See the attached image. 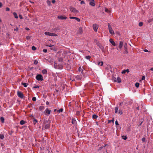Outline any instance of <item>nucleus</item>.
<instances>
[{
    "instance_id": "obj_1",
    "label": "nucleus",
    "mask_w": 153,
    "mask_h": 153,
    "mask_svg": "<svg viewBox=\"0 0 153 153\" xmlns=\"http://www.w3.org/2000/svg\"><path fill=\"white\" fill-rule=\"evenodd\" d=\"M69 9L70 10L74 13L76 14L79 12L78 10H77L75 8L72 6L70 7Z\"/></svg>"
},
{
    "instance_id": "obj_2",
    "label": "nucleus",
    "mask_w": 153,
    "mask_h": 153,
    "mask_svg": "<svg viewBox=\"0 0 153 153\" xmlns=\"http://www.w3.org/2000/svg\"><path fill=\"white\" fill-rule=\"evenodd\" d=\"M43 123L45 124V127L43 128H44V129H48L50 128V125L49 123L48 122H43Z\"/></svg>"
},
{
    "instance_id": "obj_3",
    "label": "nucleus",
    "mask_w": 153,
    "mask_h": 153,
    "mask_svg": "<svg viewBox=\"0 0 153 153\" xmlns=\"http://www.w3.org/2000/svg\"><path fill=\"white\" fill-rule=\"evenodd\" d=\"M108 25L110 33L111 34H114V32L110 24L109 23H108Z\"/></svg>"
},
{
    "instance_id": "obj_4",
    "label": "nucleus",
    "mask_w": 153,
    "mask_h": 153,
    "mask_svg": "<svg viewBox=\"0 0 153 153\" xmlns=\"http://www.w3.org/2000/svg\"><path fill=\"white\" fill-rule=\"evenodd\" d=\"M36 79L39 81H42L43 80V77L41 74H38L36 76Z\"/></svg>"
},
{
    "instance_id": "obj_5",
    "label": "nucleus",
    "mask_w": 153,
    "mask_h": 153,
    "mask_svg": "<svg viewBox=\"0 0 153 153\" xmlns=\"http://www.w3.org/2000/svg\"><path fill=\"white\" fill-rule=\"evenodd\" d=\"M113 79L114 81L116 82L120 83L121 82V79L118 76L117 78L114 77L113 78Z\"/></svg>"
},
{
    "instance_id": "obj_6",
    "label": "nucleus",
    "mask_w": 153,
    "mask_h": 153,
    "mask_svg": "<svg viewBox=\"0 0 153 153\" xmlns=\"http://www.w3.org/2000/svg\"><path fill=\"white\" fill-rule=\"evenodd\" d=\"M98 28V25L96 24H94L93 25V28L95 31L97 32V31Z\"/></svg>"
},
{
    "instance_id": "obj_7",
    "label": "nucleus",
    "mask_w": 153,
    "mask_h": 153,
    "mask_svg": "<svg viewBox=\"0 0 153 153\" xmlns=\"http://www.w3.org/2000/svg\"><path fill=\"white\" fill-rule=\"evenodd\" d=\"M82 78V74L77 75L75 76V78L78 80H81Z\"/></svg>"
},
{
    "instance_id": "obj_8",
    "label": "nucleus",
    "mask_w": 153,
    "mask_h": 153,
    "mask_svg": "<svg viewBox=\"0 0 153 153\" xmlns=\"http://www.w3.org/2000/svg\"><path fill=\"white\" fill-rule=\"evenodd\" d=\"M17 95L20 98H23L24 97V95L23 93L20 91L17 92Z\"/></svg>"
},
{
    "instance_id": "obj_9",
    "label": "nucleus",
    "mask_w": 153,
    "mask_h": 153,
    "mask_svg": "<svg viewBox=\"0 0 153 153\" xmlns=\"http://www.w3.org/2000/svg\"><path fill=\"white\" fill-rule=\"evenodd\" d=\"M89 1H90V2L89 4L90 5L93 7L95 6V3L94 0H91Z\"/></svg>"
},
{
    "instance_id": "obj_10",
    "label": "nucleus",
    "mask_w": 153,
    "mask_h": 153,
    "mask_svg": "<svg viewBox=\"0 0 153 153\" xmlns=\"http://www.w3.org/2000/svg\"><path fill=\"white\" fill-rule=\"evenodd\" d=\"M51 111V110L48 109L47 108H46L45 111V115H47V114H50Z\"/></svg>"
},
{
    "instance_id": "obj_11",
    "label": "nucleus",
    "mask_w": 153,
    "mask_h": 153,
    "mask_svg": "<svg viewBox=\"0 0 153 153\" xmlns=\"http://www.w3.org/2000/svg\"><path fill=\"white\" fill-rule=\"evenodd\" d=\"M110 42L114 46H116L117 44L115 43L111 39H109Z\"/></svg>"
},
{
    "instance_id": "obj_12",
    "label": "nucleus",
    "mask_w": 153,
    "mask_h": 153,
    "mask_svg": "<svg viewBox=\"0 0 153 153\" xmlns=\"http://www.w3.org/2000/svg\"><path fill=\"white\" fill-rule=\"evenodd\" d=\"M67 17L66 16H58V18L60 19H66Z\"/></svg>"
},
{
    "instance_id": "obj_13",
    "label": "nucleus",
    "mask_w": 153,
    "mask_h": 153,
    "mask_svg": "<svg viewBox=\"0 0 153 153\" xmlns=\"http://www.w3.org/2000/svg\"><path fill=\"white\" fill-rule=\"evenodd\" d=\"M123 45V42L122 41H120L119 43V48L120 49H121Z\"/></svg>"
},
{
    "instance_id": "obj_14",
    "label": "nucleus",
    "mask_w": 153,
    "mask_h": 153,
    "mask_svg": "<svg viewBox=\"0 0 153 153\" xmlns=\"http://www.w3.org/2000/svg\"><path fill=\"white\" fill-rule=\"evenodd\" d=\"M70 19H75L78 22H79L80 21V19L77 17H74L71 16L70 17Z\"/></svg>"
},
{
    "instance_id": "obj_15",
    "label": "nucleus",
    "mask_w": 153,
    "mask_h": 153,
    "mask_svg": "<svg viewBox=\"0 0 153 153\" xmlns=\"http://www.w3.org/2000/svg\"><path fill=\"white\" fill-rule=\"evenodd\" d=\"M82 32V29L81 27H80L79 30L78 31V33L79 34H81Z\"/></svg>"
},
{
    "instance_id": "obj_16",
    "label": "nucleus",
    "mask_w": 153,
    "mask_h": 153,
    "mask_svg": "<svg viewBox=\"0 0 153 153\" xmlns=\"http://www.w3.org/2000/svg\"><path fill=\"white\" fill-rule=\"evenodd\" d=\"M72 123L74 125L76 124V121L74 119H72Z\"/></svg>"
},
{
    "instance_id": "obj_17",
    "label": "nucleus",
    "mask_w": 153,
    "mask_h": 153,
    "mask_svg": "<svg viewBox=\"0 0 153 153\" xmlns=\"http://www.w3.org/2000/svg\"><path fill=\"white\" fill-rule=\"evenodd\" d=\"M13 14L14 17H15V18H16V19L18 18V16H17V13H16L14 12V13H13Z\"/></svg>"
},
{
    "instance_id": "obj_18",
    "label": "nucleus",
    "mask_w": 153,
    "mask_h": 153,
    "mask_svg": "<svg viewBox=\"0 0 153 153\" xmlns=\"http://www.w3.org/2000/svg\"><path fill=\"white\" fill-rule=\"evenodd\" d=\"M33 124L34 125H35L36 123L38 121L37 120H36L35 118H34L33 120Z\"/></svg>"
},
{
    "instance_id": "obj_19",
    "label": "nucleus",
    "mask_w": 153,
    "mask_h": 153,
    "mask_svg": "<svg viewBox=\"0 0 153 153\" xmlns=\"http://www.w3.org/2000/svg\"><path fill=\"white\" fill-rule=\"evenodd\" d=\"M47 71L46 69H44L42 71V73L43 74H47Z\"/></svg>"
},
{
    "instance_id": "obj_20",
    "label": "nucleus",
    "mask_w": 153,
    "mask_h": 153,
    "mask_svg": "<svg viewBox=\"0 0 153 153\" xmlns=\"http://www.w3.org/2000/svg\"><path fill=\"white\" fill-rule=\"evenodd\" d=\"M124 49H127V43H125L124 45Z\"/></svg>"
},
{
    "instance_id": "obj_21",
    "label": "nucleus",
    "mask_w": 153,
    "mask_h": 153,
    "mask_svg": "<svg viewBox=\"0 0 153 153\" xmlns=\"http://www.w3.org/2000/svg\"><path fill=\"white\" fill-rule=\"evenodd\" d=\"M98 117V116L95 114L93 115L92 116V118L93 119H96Z\"/></svg>"
},
{
    "instance_id": "obj_22",
    "label": "nucleus",
    "mask_w": 153,
    "mask_h": 153,
    "mask_svg": "<svg viewBox=\"0 0 153 153\" xmlns=\"http://www.w3.org/2000/svg\"><path fill=\"white\" fill-rule=\"evenodd\" d=\"M0 120L1 122L3 123L4 122V118L2 117H0Z\"/></svg>"
},
{
    "instance_id": "obj_23",
    "label": "nucleus",
    "mask_w": 153,
    "mask_h": 153,
    "mask_svg": "<svg viewBox=\"0 0 153 153\" xmlns=\"http://www.w3.org/2000/svg\"><path fill=\"white\" fill-rule=\"evenodd\" d=\"M78 71H79L80 72H81L82 73V72L83 71V70L81 68V67H79L78 69Z\"/></svg>"
},
{
    "instance_id": "obj_24",
    "label": "nucleus",
    "mask_w": 153,
    "mask_h": 153,
    "mask_svg": "<svg viewBox=\"0 0 153 153\" xmlns=\"http://www.w3.org/2000/svg\"><path fill=\"white\" fill-rule=\"evenodd\" d=\"M4 138V136L3 134H0V138L2 140Z\"/></svg>"
},
{
    "instance_id": "obj_25",
    "label": "nucleus",
    "mask_w": 153,
    "mask_h": 153,
    "mask_svg": "<svg viewBox=\"0 0 153 153\" xmlns=\"http://www.w3.org/2000/svg\"><path fill=\"white\" fill-rule=\"evenodd\" d=\"M45 34L47 35L51 36V33L48 32H46L45 33Z\"/></svg>"
},
{
    "instance_id": "obj_26",
    "label": "nucleus",
    "mask_w": 153,
    "mask_h": 153,
    "mask_svg": "<svg viewBox=\"0 0 153 153\" xmlns=\"http://www.w3.org/2000/svg\"><path fill=\"white\" fill-rule=\"evenodd\" d=\"M25 123V121L22 120L20 121V123L21 125H23Z\"/></svg>"
},
{
    "instance_id": "obj_27",
    "label": "nucleus",
    "mask_w": 153,
    "mask_h": 153,
    "mask_svg": "<svg viewBox=\"0 0 153 153\" xmlns=\"http://www.w3.org/2000/svg\"><path fill=\"white\" fill-rule=\"evenodd\" d=\"M98 65L100 66H102L103 65V62H99L98 63Z\"/></svg>"
},
{
    "instance_id": "obj_28",
    "label": "nucleus",
    "mask_w": 153,
    "mask_h": 153,
    "mask_svg": "<svg viewBox=\"0 0 153 153\" xmlns=\"http://www.w3.org/2000/svg\"><path fill=\"white\" fill-rule=\"evenodd\" d=\"M44 107L43 106H41L39 107V109L40 110H42L44 109Z\"/></svg>"
},
{
    "instance_id": "obj_29",
    "label": "nucleus",
    "mask_w": 153,
    "mask_h": 153,
    "mask_svg": "<svg viewBox=\"0 0 153 153\" xmlns=\"http://www.w3.org/2000/svg\"><path fill=\"white\" fill-rule=\"evenodd\" d=\"M22 84L25 87H26L27 86V83H22Z\"/></svg>"
},
{
    "instance_id": "obj_30",
    "label": "nucleus",
    "mask_w": 153,
    "mask_h": 153,
    "mask_svg": "<svg viewBox=\"0 0 153 153\" xmlns=\"http://www.w3.org/2000/svg\"><path fill=\"white\" fill-rule=\"evenodd\" d=\"M63 109L62 108H61L58 110H57V111L59 113L62 112L63 111Z\"/></svg>"
},
{
    "instance_id": "obj_31",
    "label": "nucleus",
    "mask_w": 153,
    "mask_h": 153,
    "mask_svg": "<svg viewBox=\"0 0 153 153\" xmlns=\"http://www.w3.org/2000/svg\"><path fill=\"white\" fill-rule=\"evenodd\" d=\"M140 85V84L138 82H136L135 84V86L137 88H138L139 86V85Z\"/></svg>"
},
{
    "instance_id": "obj_32",
    "label": "nucleus",
    "mask_w": 153,
    "mask_h": 153,
    "mask_svg": "<svg viewBox=\"0 0 153 153\" xmlns=\"http://www.w3.org/2000/svg\"><path fill=\"white\" fill-rule=\"evenodd\" d=\"M125 51L124 52V53L126 54H128V49H124Z\"/></svg>"
},
{
    "instance_id": "obj_33",
    "label": "nucleus",
    "mask_w": 153,
    "mask_h": 153,
    "mask_svg": "<svg viewBox=\"0 0 153 153\" xmlns=\"http://www.w3.org/2000/svg\"><path fill=\"white\" fill-rule=\"evenodd\" d=\"M57 35L54 33H51V36H57Z\"/></svg>"
},
{
    "instance_id": "obj_34",
    "label": "nucleus",
    "mask_w": 153,
    "mask_h": 153,
    "mask_svg": "<svg viewBox=\"0 0 153 153\" xmlns=\"http://www.w3.org/2000/svg\"><path fill=\"white\" fill-rule=\"evenodd\" d=\"M118 114H120V115L122 114H123V112L122 111L120 110H119Z\"/></svg>"
},
{
    "instance_id": "obj_35",
    "label": "nucleus",
    "mask_w": 153,
    "mask_h": 153,
    "mask_svg": "<svg viewBox=\"0 0 153 153\" xmlns=\"http://www.w3.org/2000/svg\"><path fill=\"white\" fill-rule=\"evenodd\" d=\"M143 25V23L142 22H140L139 23V26L140 27H141V26H142Z\"/></svg>"
},
{
    "instance_id": "obj_36",
    "label": "nucleus",
    "mask_w": 153,
    "mask_h": 153,
    "mask_svg": "<svg viewBox=\"0 0 153 153\" xmlns=\"http://www.w3.org/2000/svg\"><path fill=\"white\" fill-rule=\"evenodd\" d=\"M38 63V62L37 60H34V64H35V65H36Z\"/></svg>"
},
{
    "instance_id": "obj_37",
    "label": "nucleus",
    "mask_w": 153,
    "mask_h": 153,
    "mask_svg": "<svg viewBox=\"0 0 153 153\" xmlns=\"http://www.w3.org/2000/svg\"><path fill=\"white\" fill-rule=\"evenodd\" d=\"M32 49L33 50H35L36 49V48L34 46H33L32 47Z\"/></svg>"
},
{
    "instance_id": "obj_38",
    "label": "nucleus",
    "mask_w": 153,
    "mask_h": 153,
    "mask_svg": "<svg viewBox=\"0 0 153 153\" xmlns=\"http://www.w3.org/2000/svg\"><path fill=\"white\" fill-rule=\"evenodd\" d=\"M63 59L62 58L60 57L59 59V62H62Z\"/></svg>"
},
{
    "instance_id": "obj_39",
    "label": "nucleus",
    "mask_w": 153,
    "mask_h": 153,
    "mask_svg": "<svg viewBox=\"0 0 153 153\" xmlns=\"http://www.w3.org/2000/svg\"><path fill=\"white\" fill-rule=\"evenodd\" d=\"M32 100L33 101H36V98L35 97H33L32 98Z\"/></svg>"
},
{
    "instance_id": "obj_40",
    "label": "nucleus",
    "mask_w": 153,
    "mask_h": 153,
    "mask_svg": "<svg viewBox=\"0 0 153 153\" xmlns=\"http://www.w3.org/2000/svg\"><path fill=\"white\" fill-rule=\"evenodd\" d=\"M91 58L90 56H85V58L87 59H89Z\"/></svg>"
},
{
    "instance_id": "obj_41",
    "label": "nucleus",
    "mask_w": 153,
    "mask_h": 153,
    "mask_svg": "<svg viewBox=\"0 0 153 153\" xmlns=\"http://www.w3.org/2000/svg\"><path fill=\"white\" fill-rule=\"evenodd\" d=\"M122 137L123 139L124 140H126L127 139V137L126 136H123Z\"/></svg>"
},
{
    "instance_id": "obj_42",
    "label": "nucleus",
    "mask_w": 153,
    "mask_h": 153,
    "mask_svg": "<svg viewBox=\"0 0 153 153\" xmlns=\"http://www.w3.org/2000/svg\"><path fill=\"white\" fill-rule=\"evenodd\" d=\"M26 38L27 40H30V36H28L26 37Z\"/></svg>"
},
{
    "instance_id": "obj_43",
    "label": "nucleus",
    "mask_w": 153,
    "mask_h": 153,
    "mask_svg": "<svg viewBox=\"0 0 153 153\" xmlns=\"http://www.w3.org/2000/svg\"><path fill=\"white\" fill-rule=\"evenodd\" d=\"M118 111V107H116L115 108V113H117Z\"/></svg>"
},
{
    "instance_id": "obj_44",
    "label": "nucleus",
    "mask_w": 153,
    "mask_h": 153,
    "mask_svg": "<svg viewBox=\"0 0 153 153\" xmlns=\"http://www.w3.org/2000/svg\"><path fill=\"white\" fill-rule=\"evenodd\" d=\"M153 21V18L152 19H150L148 20V22L149 23Z\"/></svg>"
},
{
    "instance_id": "obj_45",
    "label": "nucleus",
    "mask_w": 153,
    "mask_h": 153,
    "mask_svg": "<svg viewBox=\"0 0 153 153\" xmlns=\"http://www.w3.org/2000/svg\"><path fill=\"white\" fill-rule=\"evenodd\" d=\"M10 10V9L8 7H7L6 8V11H9Z\"/></svg>"
},
{
    "instance_id": "obj_46",
    "label": "nucleus",
    "mask_w": 153,
    "mask_h": 153,
    "mask_svg": "<svg viewBox=\"0 0 153 153\" xmlns=\"http://www.w3.org/2000/svg\"><path fill=\"white\" fill-rule=\"evenodd\" d=\"M47 3L48 5H50L51 4V1H47Z\"/></svg>"
},
{
    "instance_id": "obj_47",
    "label": "nucleus",
    "mask_w": 153,
    "mask_h": 153,
    "mask_svg": "<svg viewBox=\"0 0 153 153\" xmlns=\"http://www.w3.org/2000/svg\"><path fill=\"white\" fill-rule=\"evenodd\" d=\"M145 140H146V138H145V137H143L142 138V141L143 142H145Z\"/></svg>"
},
{
    "instance_id": "obj_48",
    "label": "nucleus",
    "mask_w": 153,
    "mask_h": 153,
    "mask_svg": "<svg viewBox=\"0 0 153 153\" xmlns=\"http://www.w3.org/2000/svg\"><path fill=\"white\" fill-rule=\"evenodd\" d=\"M126 70H124L122 72V74H125L126 72Z\"/></svg>"
},
{
    "instance_id": "obj_49",
    "label": "nucleus",
    "mask_w": 153,
    "mask_h": 153,
    "mask_svg": "<svg viewBox=\"0 0 153 153\" xmlns=\"http://www.w3.org/2000/svg\"><path fill=\"white\" fill-rule=\"evenodd\" d=\"M43 51L45 53H46L47 52V50L46 49H44L43 50Z\"/></svg>"
},
{
    "instance_id": "obj_50",
    "label": "nucleus",
    "mask_w": 153,
    "mask_h": 153,
    "mask_svg": "<svg viewBox=\"0 0 153 153\" xmlns=\"http://www.w3.org/2000/svg\"><path fill=\"white\" fill-rule=\"evenodd\" d=\"M115 123L116 125H119V124H118L117 120H116L115 121Z\"/></svg>"
},
{
    "instance_id": "obj_51",
    "label": "nucleus",
    "mask_w": 153,
    "mask_h": 153,
    "mask_svg": "<svg viewBox=\"0 0 153 153\" xmlns=\"http://www.w3.org/2000/svg\"><path fill=\"white\" fill-rule=\"evenodd\" d=\"M145 79V77L144 76H142V80H143Z\"/></svg>"
},
{
    "instance_id": "obj_52",
    "label": "nucleus",
    "mask_w": 153,
    "mask_h": 153,
    "mask_svg": "<svg viewBox=\"0 0 153 153\" xmlns=\"http://www.w3.org/2000/svg\"><path fill=\"white\" fill-rule=\"evenodd\" d=\"M80 3L81 4H85V2L84 1H81V2H80Z\"/></svg>"
},
{
    "instance_id": "obj_53",
    "label": "nucleus",
    "mask_w": 153,
    "mask_h": 153,
    "mask_svg": "<svg viewBox=\"0 0 153 153\" xmlns=\"http://www.w3.org/2000/svg\"><path fill=\"white\" fill-rule=\"evenodd\" d=\"M39 87L37 85H36V86H34L33 87V88H39Z\"/></svg>"
},
{
    "instance_id": "obj_54",
    "label": "nucleus",
    "mask_w": 153,
    "mask_h": 153,
    "mask_svg": "<svg viewBox=\"0 0 153 153\" xmlns=\"http://www.w3.org/2000/svg\"><path fill=\"white\" fill-rule=\"evenodd\" d=\"M19 18L20 19H23V17H22V16L21 15H19Z\"/></svg>"
},
{
    "instance_id": "obj_55",
    "label": "nucleus",
    "mask_w": 153,
    "mask_h": 153,
    "mask_svg": "<svg viewBox=\"0 0 153 153\" xmlns=\"http://www.w3.org/2000/svg\"><path fill=\"white\" fill-rule=\"evenodd\" d=\"M143 51L145 52H150L147 49H144V50Z\"/></svg>"
},
{
    "instance_id": "obj_56",
    "label": "nucleus",
    "mask_w": 153,
    "mask_h": 153,
    "mask_svg": "<svg viewBox=\"0 0 153 153\" xmlns=\"http://www.w3.org/2000/svg\"><path fill=\"white\" fill-rule=\"evenodd\" d=\"M2 6V4L1 2H0V8H1Z\"/></svg>"
},
{
    "instance_id": "obj_57",
    "label": "nucleus",
    "mask_w": 153,
    "mask_h": 153,
    "mask_svg": "<svg viewBox=\"0 0 153 153\" xmlns=\"http://www.w3.org/2000/svg\"><path fill=\"white\" fill-rule=\"evenodd\" d=\"M52 2L54 4L55 2V0H52Z\"/></svg>"
},
{
    "instance_id": "obj_58",
    "label": "nucleus",
    "mask_w": 153,
    "mask_h": 153,
    "mask_svg": "<svg viewBox=\"0 0 153 153\" xmlns=\"http://www.w3.org/2000/svg\"><path fill=\"white\" fill-rule=\"evenodd\" d=\"M126 72L127 73H128L129 72V70L128 69H127L126 70Z\"/></svg>"
},
{
    "instance_id": "obj_59",
    "label": "nucleus",
    "mask_w": 153,
    "mask_h": 153,
    "mask_svg": "<svg viewBox=\"0 0 153 153\" xmlns=\"http://www.w3.org/2000/svg\"><path fill=\"white\" fill-rule=\"evenodd\" d=\"M53 45H47V46H49V47H52V46H53Z\"/></svg>"
},
{
    "instance_id": "obj_60",
    "label": "nucleus",
    "mask_w": 153,
    "mask_h": 153,
    "mask_svg": "<svg viewBox=\"0 0 153 153\" xmlns=\"http://www.w3.org/2000/svg\"><path fill=\"white\" fill-rule=\"evenodd\" d=\"M25 29L27 30H30V29L28 28H27V27H26Z\"/></svg>"
},
{
    "instance_id": "obj_61",
    "label": "nucleus",
    "mask_w": 153,
    "mask_h": 153,
    "mask_svg": "<svg viewBox=\"0 0 153 153\" xmlns=\"http://www.w3.org/2000/svg\"><path fill=\"white\" fill-rule=\"evenodd\" d=\"M14 30H15V31H18V28H17V27L16 28V29H14Z\"/></svg>"
},
{
    "instance_id": "obj_62",
    "label": "nucleus",
    "mask_w": 153,
    "mask_h": 153,
    "mask_svg": "<svg viewBox=\"0 0 153 153\" xmlns=\"http://www.w3.org/2000/svg\"><path fill=\"white\" fill-rule=\"evenodd\" d=\"M46 104L47 105H48L49 104V102L48 101H47L46 102Z\"/></svg>"
},
{
    "instance_id": "obj_63",
    "label": "nucleus",
    "mask_w": 153,
    "mask_h": 153,
    "mask_svg": "<svg viewBox=\"0 0 153 153\" xmlns=\"http://www.w3.org/2000/svg\"><path fill=\"white\" fill-rule=\"evenodd\" d=\"M105 11L106 12H107L108 11V9L107 8H106L105 10Z\"/></svg>"
},
{
    "instance_id": "obj_64",
    "label": "nucleus",
    "mask_w": 153,
    "mask_h": 153,
    "mask_svg": "<svg viewBox=\"0 0 153 153\" xmlns=\"http://www.w3.org/2000/svg\"><path fill=\"white\" fill-rule=\"evenodd\" d=\"M150 70L153 71V68H151L150 69Z\"/></svg>"
}]
</instances>
